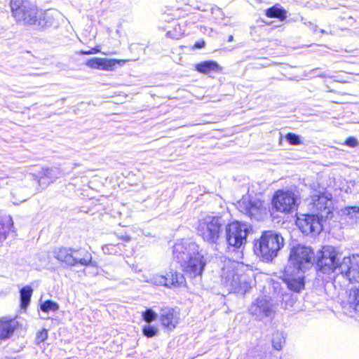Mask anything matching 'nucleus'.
Returning a JSON list of instances; mask_svg holds the SVG:
<instances>
[{"label": "nucleus", "instance_id": "2f4dec72", "mask_svg": "<svg viewBox=\"0 0 359 359\" xmlns=\"http://www.w3.org/2000/svg\"><path fill=\"white\" fill-rule=\"evenodd\" d=\"M142 332L147 337H153L158 333V329L151 325H145L142 328Z\"/></svg>", "mask_w": 359, "mask_h": 359}, {"label": "nucleus", "instance_id": "4be33fe9", "mask_svg": "<svg viewBox=\"0 0 359 359\" xmlns=\"http://www.w3.org/2000/svg\"><path fill=\"white\" fill-rule=\"evenodd\" d=\"M196 69L203 74H209L211 72H218L221 68L215 61H205L197 64Z\"/></svg>", "mask_w": 359, "mask_h": 359}, {"label": "nucleus", "instance_id": "aec40b11", "mask_svg": "<svg viewBox=\"0 0 359 359\" xmlns=\"http://www.w3.org/2000/svg\"><path fill=\"white\" fill-rule=\"evenodd\" d=\"M15 328L13 320H0V339H6L11 337Z\"/></svg>", "mask_w": 359, "mask_h": 359}, {"label": "nucleus", "instance_id": "a18cd8bd", "mask_svg": "<svg viewBox=\"0 0 359 359\" xmlns=\"http://www.w3.org/2000/svg\"><path fill=\"white\" fill-rule=\"evenodd\" d=\"M318 69H313V72H316Z\"/></svg>", "mask_w": 359, "mask_h": 359}, {"label": "nucleus", "instance_id": "2eb2a0df", "mask_svg": "<svg viewBox=\"0 0 359 359\" xmlns=\"http://www.w3.org/2000/svg\"><path fill=\"white\" fill-rule=\"evenodd\" d=\"M339 273L344 275L350 282H358L359 255L344 257L339 267Z\"/></svg>", "mask_w": 359, "mask_h": 359}, {"label": "nucleus", "instance_id": "1a4fd4ad", "mask_svg": "<svg viewBox=\"0 0 359 359\" xmlns=\"http://www.w3.org/2000/svg\"><path fill=\"white\" fill-rule=\"evenodd\" d=\"M249 232L247 224L234 222L226 227V239L229 246L240 248L246 243Z\"/></svg>", "mask_w": 359, "mask_h": 359}, {"label": "nucleus", "instance_id": "7ed1b4c3", "mask_svg": "<svg viewBox=\"0 0 359 359\" xmlns=\"http://www.w3.org/2000/svg\"><path fill=\"white\" fill-rule=\"evenodd\" d=\"M284 245L283 236L273 231H265L254 247V250L258 256L266 261H271L278 255V251Z\"/></svg>", "mask_w": 359, "mask_h": 359}, {"label": "nucleus", "instance_id": "c85d7f7f", "mask_svg": "<svg viewBox=\"0 0 359 359\" xmlns=\"http://www.w3.org/2000/svg\"><path fill=\"white\" fill-rule=\"evenodd\" d=\"M285 343V338L283 333L276 332L273 334L272 346L276 350H281Z\"/></svg>", "mask_w": 359, "mask_h": 359}, {"label": "nucleus", "instance_id": "5701e85b", "mask_svg": "<svg viewBox=\"0 0 359 359\" xmlns=\"http://www.w3.org/2000/svg\"><path fill=\"white\" fill-rule=\"evenodd\" d=\"M13 226L11 217L5 216L0 219V242L6 238L7 233Z\"/></svg>", "mask_w": 359, "mask_h": 359}, {"label": "nucleus", "instance_id": "a19ab883", "mask_svg": "<svg viewBox=\"0 0 359 359\" xmlns=\"http://www.w3.org/2000/svg\"><path fill=\"white\" fill-rule=\"evenodd\" d=\"M320 76L323 77V78H325V77H331L330 76H329L328 74H321L320 75Z\"/></svg>", "mask_w": 359, "mask_h": 359}, {"label": "nucleus", "instance_id": "58836bf2", "mask_svg": "<svg viewBox=\"0 0 359 359\" xmlns=\"http://www.w3.org/2000/svg\"><path fill=\"white\" fill-rule=\"evenodd\" d=\"M26 201V198H20L17 199L15 201H13V203H18V202H23Z\"/></svg>", "mask_w": 359, "mask_h": 359}, {"label": "nucleus", "instance_id": "473e14b6", "mask_svg": "<svg viewBox=\"0 0 359 359\" xmlns=\"http://www.w3.org/2000/svg\"><path fill=\"white\" fill-rule=\"evenodd\" d=\"M102 58H93L86 62V65L90 68L102 69Z\"/></svg>", "mask_w": 359, "mask_h": 359}, {"label": "nucleus", "instance_id": "a878e982", "mask_svg": "<svg viewBox=\"0 0 359 359\" xmlns=\"http://www.w3.org/2000/svg\"><path fill=\"white\" fill-rule=\"evenodd\" d=\"M33 290L30 286H25L20 290V304L22 309H26L29 304Z\"/></svg>", "mask_w": 359, "mask_h": 359}, {"label": "nucleus", "instance_id": "f03ea898", "mask_svg": "<svg viewBox=\"0 0 359 359\" xmlns=\"http://www.w3.org/2000/svg\"><path fill=\"white\" fill-rule=\"evenodd\" d=\"M53 255L59 262L68 266H96L90 252L86 249L72 248H58L53 251Z\"/></svg>", "mask_w": 359, "mask_h": 359}, {"label": "nucleus", "instance_id": "37998d69", "mask_svg": "<svg viewBox=\"0 0 359 359\" xmlns=\"http://www.w3.org/2000/svg\"><path fill=\"white\" fill-rule=\"evenodd\" d=\"M124 240L126 241H129L130 240V238L129 236H126L124 238Z\"/></svg>", "mask_w": 359, "mask_h": 359}, {"label": "nucleus", "instance_id": "a211bd4d", "mask_svg": "<svg viewBox=\"0 0 359 359\" xmlns=\"http://www.w3.org/2000/svg\"><path fill=\"white\" fill-rule=\"evenodd\" d=\"M37 15L34 26L40 28L57 26L59 20L62 17V13L55 9L39 10Z\"/></svg>", "mask_w": 359, "mask_h": 359}, {"label": "nucleus", "instance_id": "4468645a", "mask_svg": "<svg viewBox=\"0 0 359 359\" xmlns=\"http://www.w3.org/2000/svg\"><path fill=\"white\" fill-rule=\"evenodd\" d=\"M322 220L315 214L301 215L297 217L296 224L303 233L316 235L323 229Z\"/></svg>", "mask_w": 359, "mask_h": 359}, {"label": "nucleus", "instance_id": "393cba45", "mask_svg": "<svg viewBox=\"0 0 359 359\" xmlns=\"http://www.w3.org/2000/svg\"><path fill=\"white\" fill-rule=\"evenodd\" d=\"M349 308L359 315V288L351 290L348 298Z\"/></svg>", "mask_w": 359, "mask_h": 359}, {"label": "nucleus", "instance_id": "b1692460", "mask_svg": "<svg viewBox=\"0 0 359 359\" xmlns=\"http://www.w3.org/2000/svg\"><path fill=\"white\" fill-rule=\"evenodd\" d=\"M41 176L40 177L39 183L44 178L50 180V182H53L56 179L61 176V172L57 168H43L41 171Z\"/></svg>", "mask_w": 359, "mask_h": 359}, {"label": "nucleus", "instance_id": "6e6552de", "mask_svg": "<svg viewBox=\"0 0 359 359\" xmlns=\"http://www.w3.org/2000/svg\"><path fill=\"white\" fill-rule=\"evenodd\" d=\"M314 260V252L309 247L299 245L292 248L290 255V264L294 270L303 271L309 268Z\"/></svg>", "mask_w": 359, "mask_h": 359}, {"label": "nucleus", "instance_id": "49530a36", "mask_svg": "<svg viewBox=\"0 0 359 359\" xmlns=\"http://www.w3.org/2000/svg\"><path fill=\"white\" fill-rule=\"evenodd\" d=\"M316 27H317V25H315V26H314V28H315L314 31H316Z\"/></svg>", "mask_w": 359, "mask_h": 359}, {"label": "nucleus", "instance_id": "cd10ccee", "mask_svg": "<svg viewBox=\"0 0 359 359\" xmlns=\"http://www.w3.org/2000/svg\"><path fill=\"white\" fill-rule=\"evenodd\" d=\"M342 212L344 215L346 216L351 221V222H357L359 221V207H346L342 210Z\"/></svg>", "mask_w": 359, "mask_h": 359}, {"label": "nucleus", "instance_id": "c9c22d12", "mask_svg": "<svg viewBox=\"0 0 359 359\" xmlns=\"http://www.w3.org/2000/svg\"><path fill=\"white\" fill-rule=\"evenodd\" d=\"M346 144L350 147H355L358 144V141L356 138L350 137L346 140Z\"/></svg>", "mask_w": 359, "mask_h": 359}, {"label": "nucleus", "instance_id": "72a5a7b5", "mask_svg": "<svg viewBox=\"0 0 359 359\" xmlns=\"http://www.w3.org/2000/svg\"><path fill=\"white\" fill-rule=\"evenodd\" d=\"M285 138L290 144L299 145L301 144L299 136L294 133H289L286 135Z\"/></svg>", "mask_w": 359, "mask_h": 359}, {"label": "nucleus", "instance_id": "f3484780", "mask_svg": "<svg viewBox=\"0 0 359 359\" xmlns=\"http://www.w3.org/2000/svg\"><path fill=\"white\" fill-rule=\"evenodd\" d=\"M312 209L319 218L324 219L331 217L332 201L325 195H314L312 197Z\"/></svg>", "mask_w": 359, "mask_h": 359}, {"label": "nucleus", "instance_id": "7c9ffc66", "mask_svg": "<svg viewBox=\"0 0 359 359\" xmlns=\"http://www.w3.org/2000/svg\"><path fill=\"white\" fill-rule=\"evenodd\" d=\"M142 318L147 323H150L157 318V314L151 309H147L142 313Z\"/></svg>", "mask_w": 359, "mask_h": 359}, {"label": "nucleus", "instance_id": "423d86ee", "mask_svg": "<svg viewBox=\"0 0 359 359\" xmlns=\"http://www.w3.org/2000/svg\"><path fill=\"white\" fill-rule=\"evenodd\" d=\"M223 224L220 217L207 215L198 221L197 231L203 241L215 244L222 232Z\"/></svg>", "mask_w": 359, "mask_h": 359}, {"label": "nucleus", "instance_id": "f257e3e1", "mask_svg": "<svg viewBox=\"0 0 359 359\" xmlns=\"http://www.w3.org/2000/svg\"><path fill=\"white\" fill-rule=\"evenodd\" d=\"M172 255L186 276L201 279L206 264L196 243L185 239L177 242L173 246Z\"/></svg>", "mask_w": 359, "mask_h": 359}, {"label": "nucleus", "instance_id": "412c9836", "mask_svg": "<svg viewBox=\"0 0 359 359\" xmlns=\"http://www.w3.org/2000/svg\"><path fill=\"white\" fill-rule=\"evenodd\" d=\"M265 15L271 18L283 21L287 18V11L278 4L265 10Z\"/></svg>", "mask_w": 359, "mask_h": 359}, {"label": "nucleus", "instance_id": "bb28decb", "mask_svg": "<svg viewBox=\"0 0 359 359\" xmlns=\"http://www.w3.org/2000/svg\"><path fill=\"white\" fill-rule=\"evenodd\" d=\"M125 62L123 60L102 58V70L112 71L117 65H123Z\"/></svg>", "mask_w": 359, "mask_h": 359}, {"label": "nucleus", "instance_id": "9b49d317", "mask_svg": "<svg viewBox=\"0 0 359 359\" xmlns=\"http://www.w3.org/2000/svg\"><path fill=\"white\" fill-rule=\"evenodd\" d=\"M272 204L278 211L293 212L297 208V197L291 191L278 190L273 198Z\"/></svg>", "mask_w": 359, "mask_h": 359}, {"label": "nucleus", "instance_id": "c756f323", "mask_svg": "<svg viewBox=\"0 0 359 359\" xmlns=\"http://www.w3.org/2000/svg\"><path fill=\"white\" fill-rule=\"evenodd\" d=\"M59 309V305L53 301L47 300L41 304V309L43 312L56 311Z\"/></svg>", "mask_w": 359, "mask_h": 359}, {"label": "nucleus", "instance_id": "e433bc0d", "mask_svg": "<svg viewBox=\"0 0 359 359\" xmlns=\"http://www.w3.org/2000/svg\"><path fill=\"white\" fill-rule=\"evenodd\" d=\"M98 52H99V50L97 48H93L88 51L82 52V53L85 54V55H90V54L97 53Z\"/></svg>", "mask_w": 359, "mask_h": 359}, {"label": "nucleus", "instance_id": "ddd939ff", "mask_svg": "<svg viewBox=\"0 0 359 359\" xmlns=\"http://www.w3.org/2000/svg\"><path fill=\"white\" fill-rule=\"evenodd\" d=\"M147 282L156 285H162L170 288L172 287H182L186 284L184 275L172 269L165 276L154 274L150 277Z\"/></svg>", "mask_w": 359, "mask_h": 359}, {"label": "nucleus", "instance_id": "39448f33", "mask_svg": "<svg viewBox=\"0 0 359 359\" xmlns=\"http://www.w3.org/2000/svg\"><path fill=\"white\" fill-rule=\"evenodd\" d=\"M10 6L12 15L18 22L34 26L39 12L35 5L28 0H11Z\"/></svg>", "mask_w": 359, "mask_h": 359}, {"label": "nucleus", "instance_id": "4c0bfd02", "mask_svg": "<svg viewBox=\"0 0 359 359\" xmlns=\"http://www.w3.org/2000/svg\"><path fill=\"white\" fill-rule=\"evenodd\" d=\"M205 46V41H202L201 42H196L194 46V48H203Z\"/></svg>", "mask_w": 359, "mask_h": 359}, {"label": "nucleus", "instance_id": "f8f14e48", "mask_svg": "<svg viewBox=\"0 0 359 359\" xmlns=\"http://www.w3.org/2000/svg\"><path fill=\"white\" fill-rule=\"evenodd\" d=\"M276 306L271 297L262 296L257 298L249 308L250 313L258 320L270 317L275 313Z\"/></svg>", "mask_w": 359, "mask_h": 359}, {"label": "nucleus", "instance_id": "20e7f679", "mask_svg": "<svg viewBox=\"0 0 359 359\" xmlns=\"http://www.w3.org/2000/svg\"><path fill=\"white\" fill-rule=\"evenodd\" d=\"M222 284L230 292L245 294L252 288V279L245 273L238 274L232 266H224L221 274Z\"/></svg>", "mask_w": 359, "mask_h": 359}, {"label": "nucleus", "instance_id": "c03bdc74", "mask_svg": "<svg viewBox=\"0 0 359 359\" xmlns=\"http://www.w3.org/2000/svg\"><path fill=\"white\" fill-rule=\"evenodd\" d=\"M320 32H321V33H323V34H324V33H325L326 32H325L324 29H320Z\"/></svg>", "mask_w": 359, "mask_h": 359}, {"label": "nucleus", "instance_id": "f704fd0d", "mask_svg": "<svg viewBox=\"0 0 359 359\" xmlns=\"http://www.w3.org/2000/svg\"><path fill=\"white\" fill-rule=\"evenodd\" d=\"M48 337V331L46 329L42 330L37 334L36 341L41 343L44 341Z\"/></svg>", "mask_w": 359, "mask_h": 359}, {"label": "nucleus", "instance_id": "dca6fc26", "mask_svg": "<svg viewBox=\"0 0 359 359\" xmlns=\"http://www.w3.org/2000/svg\"><path fill=\"white\" fill-rule=\"evenodd\" d=\"M295 271L296 272L294 273L292 266L290 265L287 266L283 281L286 283L289 290L299 292L304 288L305 285L304 271Z\"/></svg>", "mask_w": 359, "mask_h": 359}, {"label": "nucleus", "instance_id": "6ab92c4d", "mask_svg": "<svg viewBox=\"0 0 359 359\" xmlns=\"http://www.w3.org/2000/svg\"><path fill=\"white\" fill-rule=\"evenodd\" d=\"M160 321L163 327L172 330L179 323L178 313L172 308H163L160 312Z\"/></svg>", "mask_w": 359, "mask_h": 359}, {"label": "nucleus", "instance_id": "79ce46f5", "mask_svg": "<svg viewBox=\"0 0 359 359\" xmlns=\"http://www.w3.org/2000/svg\"><path fill=\"white\" fill-rule=\"evenodd\" d=\"M233 40V36L232 35H230L228 39L229 42H231Z\"/></svg>", "mask_w": 359, "mask_h": 359}, {"label": "nucleus", "instance_id": "9d476101", "mask_svg": "<svg viewBox=\"0 0 359 359\" xmlns=\"http://www.w3.org/2000/svg\"><path fill=\"white\" fill-rule=\"evenodd\" d=\"M238 209L244 215L257 220L262 219L266 214L264 202L254 198H243L238 202Z\"/></svg>", "mask_w": 359, "mask_h": 359}, {"label": "nucleus", "instance_id": "0eeeda50", "mask_svg": "<svg viewBox=\"0 0 359 359\" xmlns=\"http://www.w3.org/2000/svg\"><path fill=\"white\" fill-rule=\"evenodd\" d=\"M341 254L332 246H324L317 258V266L320 273L330 274L339 273Z\"/></svg>", "mask_w": 359, "mask_h": 359}, {"label": "nucleus", "instance_id": "ea45409f", "mask_svg": "<svg viewBox=\"0 0 359 359\" xmlns=\"http://www.w3.org/2000/svg\"><path fill=\"white\" fill-rule=\"evenodd\" d=\"M304 24L309 26V27H312L313 26V24L311 22H304Z\"/></svg>", "mask_w": 359, "mask_h": 359}]
</instances>
